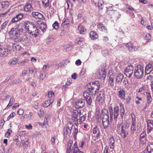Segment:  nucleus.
<instances>
[{
  "label": "nucleus",
  "instance_id": "nucleus-12",
  "mask_svg": "<svg viewBox=\"0 0 153 153\" xmlns=\"http://www.w3.org/2000/svg\"><path fill=\"white\" fill-rule=\"evenodd\" d=\"M99 94V95L96 97V100L97 101L102 102L105 100V95L103 92L102 91H100Z\"/></svg>",
  "mask_w": 153,
  "mask_h": 153
},
{
  "label": "nucleus",
  "instance_id": "nucleus-9",
  "mask_svg": "<svg viewBox=\"0 0 153 153\" xmlns=\"http://www.w3.org/2000/svg\"><path fill=\"white\" fill-rule=\"evenodd\" d=\"M142 153H153V143L148 144Z\"/></svg>",
  "mask_w": 153,
  "mask_h": 153
},
{
  "label": "nucleus",
  "instance_id": "nucleus-64",
  "mask_svg": "<svg viewBox=\"0 0 153 153\" xmlns=\"http://www.w3.org/2000/svg\"><path fill=\"white\" fill-rule=\"evenodd\" d=\"M26 62L25 60L24 61H21L19 62H18V64L20 65H23L25 64V63Z\"/></svg>",
  "mask_w": 153,
  "mask_h": 153
},
{
  "label": "nucleus",
  "instance_id": "nucleus-46",
  "mask_svg": "<svg viewBox=\"0 0 153 153\" xmlns=\"http://www.w3.org/2000/svg\"><path fill=\"white\" fill-rule=\"evenodd\" d=\"M78 113L76 111V110H73V113L72 115V117H77L78 116Z\"/></svg>",
  "mask_w": 153,
  "mask_h": 153
},
{
  "label": "nucleus",
  "instance_id": "nucleus-1",
  "mask_svg": "<svg viewBox=\"0 0 153 153\" xmlns=\"http://www.w3.org/2000/svg\"><path fill=\"white\" fill-rule=\"evenodd\" d=\"M25 28L29 33L31 35L36 37L38 35L36 33L39 34V30L37 28L33 22L28 21H25L24 22Z\"/></svg>",
  "mask_w": 153,
  "mask_h": 153
},
{
  "label": "nucleus",
  "instance_id": "nucleus-32",
  "mask_svg": "<svg viewBox=\"0 0 153 153\" xmlns=\"http://www.w3.org/2000/svg\"><path fill=\"white\" fill-rule=\"evenodd\" d=\"M109 120H102V124L104 128L105 129L108 127Z\"/></svg>",
  "mask_w": 153,
  "mask_h": 153
},
{
  "label": "nucleus",
  "instance_id": "nucleus-29",
  "mask_svg": "<svg viewBox=\"0 0 153 153\" xmlns=\"http://www.w3.org/2000/svg\"><path fill=\"white\" fill-rule=\"evenodd\" d=\"M129 127V125L128 124H124L121 126V131H128V129Z\"/></svg>",
  "mask_w": 153,
  "mask_h": 153
},
{
  "label": "nucleus",
  "instance_id": "nucleus-13",
  "mask_svg": "<svg viewBox=\"0 0 153 153\" xmlns=\"http://www.w3.org/2000/svg\"><path fill=\"white\" fill-rule=\"evenodd\" d=\"M126 46L129 52L134 51L137 49V48L134 47L131 43L129 42L126 44Z\"/></svg>",
  "mask_w": 153,
  "mask_h": 153
},
{
  "label": "nucleus",
  "instance_id": "nucleus-51",
  "mask_svg": "<svg viewBox=\"0 0 153 153\" xmlns=\"http://www.w3.org/2000/svg\"><path fill=\"white\" fill-rule=\"evenodd\" d=\"M72 119L73 122H74V125L76 126H77L78 124V119L77 117H72Z\"/></svg>",
  "mask_w": 153,
  "mask_h": 153
},
{
  "label": "nucleus",
  "instance_id": "nucleus-15",
  "mask_svg": "<svg viewBox=\"0 0 153 153\" xmlns=\"http://www.w3.org/2000/svg\"><path fill=\"white\" fill-rule=\"evenodd\" d=\"M8 50L6 48L1 47L0 49V56H4L8 54Z\"/></svg>",
  "mask_w": 153,
  "mask_h": 153
},
{
  "label": "nucleus",
  "instance_id": "nucleus-30",
  "mask_svg": "<svg viewBox=\"0 0 153 153\" xmlns=\"http://www.w3.org/2000/svg\"><path fill=\"white\" fill-rule=\"evenodd\" d=\"M128 131H121L120 133V134L123 138H125L127 135H128Z\"/></svg>",
  "mask_w": 153,
  "mask_h": 153
},
{
  "label": "nucleus",
  "instance_id": "nucleus-63",
  "mask_svg": "<svg viewBox=\"0 0 153 153\" xmlns=\"http://www.w3.org/2000/svg\"><path fill=\"white\" fill-rule=\"evenodd\" d=\"M83 40V38H80L79 39H78L76 40V43H77L79 44H80V43L82 42Z\"/></svg>",
  "mask_w": 153,
  "mask_h": 153
},
{
  "label": "nucleus",
  "instance_id": "nucleus-44",
  "mask_svg": "<svg viewBox=\"0 0 153 153\" xmlns=\"http://www.w3.org/2000/svg\"><path fill=\"white\" fill-rule=\"evenodd\" d=\"M78 132V130L76 128H75L73 133V137L75 139H76V136Z\"/></svg>",
  "mask_w": 153,
  "mask_h": 153
},
{
  "label": "nucleus",
  "instance_id": "nucleus-49",
  "mask_svg": "<svg viewBox=\"0 0 153 153\" xmlns=\"http://www.w3.org/2000/svg\"><path fill=\"white\" fill-rule=\"evenodd\" d=\"M48 120H46L44 119V123L42 124V127L43 128H46L47 127V126H48Z\"/></svg>",
  "mask_w": 153,
  "mask_h": 153
},
{
  "label": "nucleus",
  "instance_id": "nucleus-27",
  "mask_svg": "<svg viewBox=\"0 0 153 153\" xmlns=\"http://www.w3.org/2000/svg\"><path fill=\"white\" fill-rule=\"evenodd\" d=\"M145 72L147 74H149L152 70V65L151 64H149L146 67Z\"/></svg>",
  "mask_w": 153,
  "mask_h": 153
},
{
  "label": "nucleus",
  "instance_id": "nucleus-8",
  "mask_svg": "<svg viewBox=\"0 0 153 153\" xmlns=\"http://www.w3.org/2000/svg\"><path fill=\"white\" fill-rule=\"evenodd\" d=\"M93 85V89L94 91V95L96 94L99 91L100 87V82L98 81H96L92 82Z\"/></svg>",
  "mask_w": 153,
  "mask_h": 153
},
{
  "label": "nucleus",
  "instance_id": "nucleus-24",
  "mask_svg": "<svg viewBox=\"0 0 153 153\" xmlns=\"http://www.w3.org/2000/svg\"><path fill=\"white\" fill-rule=\"evenodd\" d=\"M124 77L123 75L121 73H119L117 75L116 79V81L118 83H121V81L123 80Z\"/></svg>",
  "mask_w": 153,
  "mask_h": 153
},
{
  "label": "nucleus",
  "instance_id": "nucleus-26",
  "mask_svg": "<svg viewBox=\"0 0 153 153\" xmlns=\"http://www.w3.org/2000/svg\"><path fill=\"white\" fill-rule=\"evenodd\" d=\"M78 30L79 32L81 34H84V32H85L86 31V29L84 28L83 26L81 25H79L78 26Z\"/></svg>",
  "mask_w": 153,
  "mask_h": 153
},
{
  "label": "nucleus",
  "instance_id": "nucleus-2",
  "mask_svg": "<svg viewBox=\"0 0 153 153\" xmlns=\"http://www.w3.org/2000/svg\"><path fill=\"white\" fill-rule=\"evenodd\" d=\"M110 120H112L114 117V120H116L119 115V108L118 106H115L114 110L112 108H109Z\"/></svg>",
  "mask_w": 153,
  "mask_h": 153
},
{
  "label": "nucleus",
  "instance_id": "nucleus-58",
  "mask_svg": "<svg viewBox=\"0 0 153 153\" xmlns=\"http://www.w3.org/2000/svg\"><path fill=\"white\" fill-rule=\"evenodd\" d=\"M39 12H33L32 15L33 16V17H34L35 18V19H37V16H38V15L39 14Z\"/></svg>",
  "mask_w": 153,
  "mask_h": 153
},
{
  "label": "nucleus",
  "instance_id": "nucleus-40",
  "mask_svg": "<svg viewBox=\"0 0 153 153\" xmlns=\"http://www.w3.org/2000/svg\"><path fill=\"white\" fill-rule=\"evenodd\" d=\"M52 102H51V101L50 100L46 101L44 104H43V106L44 107H47L50 105L52 103Z\"/></svg>",
  "mask_w": 153,
  "mask_h": 153
},
{
  "label": "nucleus",
  "instance_id": "nucleus-62",
  "mask_svg": "<svg viewBox=\"0 0 153 153\" xmlns=\"http://www.w3.org/2000/svg\"><path fill=\"white\" fill-rule=\"evenodd\" d=\"M73 153H83V152L79 150L78 149H76L73 150Z\"/></svg>",
  "mask_w": 153,
  "mask_h": 153
},
{
  "label": "nucleus",
  "instance_id": "nucleus-47",
  "mask_svg": "<svg viewBox=\"0 0 153 153\" xmlns=\"http://www.w3.org/2000/svg\"><path fill=\"white\" fill-rule=\"evenodd\" d=\"M108 75V76L109 77L110 76L111 77V76H114L115 75V73L114 71L111 70L109 71Z\"/></svg>",
  "mask_w": 153,
  "mask_h": 153
},
{
  "label": "nucleus",
  "instance_id": "nucleus-38",
  "mask_svg": "<svg viewBox=\"0 0 153 153\" xmlns=\"http://www.w3.org/2000/svg\"><path fill=\"white\" fill-rule=\"evenodd\" d=\"M103 1H99L98 3V8L100 9H102L103 7Z\"/></svg>",
  "mask_w": 153,
  "mask_h": 153
},
{
  "label": "nucleus",
  "instance_id": "nucleus-23",
  "mask_svg": "<svg viewBox=\"0 0 153 153\" xmlns=\"http://www.w3.org/2000/svg\"><path fill=\"white\" fill-rule=\"evenodd\" d=\"M32 9V7L31 4L27 3L25 6V10L26 11H30Z\"/></svg>",
  "mask_w": 153,
  "mask_h": 153
},
{
  "label": "nucleus",
  "instance_id": "nucleus-59",
  "mask_svg": "<svg viewBox=\"0 0 153 153\" xmlns=\"http://www.w3.org/2000/svg\"><path fill=\"white\" fill-rule=\"evenodd\" d=\"M44 16L42 14L39 13V14L38 15V16H37V19H44Z\"/></svg>",
  "mask_w": 153,
  "mask_h": 153
},
{
  "label": "nucleus",
  "instance_id": "nucleus-54",
  "mask_svg": "<svg viewBox=\"0 0 153 153\" xmlns=\"http://www.w3.org/2000/svg\"><path fill=\"white\" fill-rule=\"evenodd\" d=\"M19 39H20L19 40H19L20 41H21L22 42H25L27 41V38L26 36H23L22 38H19Z\"/></svg>",
  "mask_w": 153,
  "mask_h": 153
},
{
  "label": "nucleus",
  "instance_id": "nucleus-17",
  "mask_svg": "<svg viewBox=\"0 0 153 153\" xmlns=\"http://www.w3.org/2000/svg\"><path fill=\"white\" fill-rule=\"evenodd\" d=\"M146 132L144 131L142 132L140 135V141L143 142V144L146 142Z\"/></svg>",
  "mask_w": 153,
  "mask_h": 153
},
{
  "label": "nucleus",
  "instance_id": "nucleus-48",
  "mask_svg": "<svg viewBox=\"0 0 153 153\" xmlns=\"http://www.w3.org/2000/svg\"><path fill=\"white\" fill-rule=\"evenodd\" d=\"M114 78H113L110 76L109 77V80L110 84L111 86H113L114 85Z\"/></svg>",
  "mask_w": 153,
  "mask_h": 153
},
{
  "label": "nucleus",
  "instance_id": "nucleus-52",
  "mask_svg": "<svg viewBox=\"0 0 153 153\" xmlns=\"http://www.w3.org/2000/svg\"><path fill=\"white\" fill-rule=\"evenodd\" d=\"M123 83L124 84V86L126 88L127 87L128 85V80L126 79H125L123 80Z\"/></svg>",
  "mask_w": 153,
  "mask_h": 153
},
{
  "label": "nucleus",
  "instance_id": "nucleus-14",
  "mask_svg": "<svg viewBox=\"0 0 153 153\" xmlns=\"http://www.w3.org/2000/svg\"><path fill=\"white\" fill-rule=\"evenodd\" d=\"M147 131L148 133H149L150 132L153 128V121L151 120H148L147 122Z\"/></svg>",
  "mask_w": 153,
  "mask_h": 153
},
{
  "label": "nucleus",
  "instance_id": "nucleus-55",
  "mask_svg": "<svg viewBox=\"0 0 153 153\" xmlns=\"http://www.w3.org/2000/svg\"><path fill=\"white\" fill-rule=\"evenodd\" d=\"M53 27L56 29H57L58 28V23L56 21L53 25Z\"/></svg>",
  "mask_w": 153,
  "mask_h": 153
},
{
  "label": "nucleus",
  "instance_id": "nucleus-25",
  "mask_svg": "<svg viewBox=\"0 0 153 153\" xmlns=\"http://www.w3.org/2000/svg\"><path fill=\"white\" fill-rule=\"evenodd\" d=\"M47 25L44 22H41L40 25V29L43 33L46 31L47 28Z\"/></svg>",
  "mask_w": 153,
  "mask_h": 153
},
{
  "label": "nucleus",
  "instance_id": "nucleus-43",
  "mask_svg": "<svg viewBox=\"0 0 153 153\" xmlns=\"http://www.w3.org/2000/svg\"><path fill=\"white\" fill-rule=\"evenodd\" d=\"M131 116L132 118V124H136V120L134 114L133 113H132L131 114Z\"/></svg>",
  "mask_w": 153,
  "mask_h": 153
},
{
  "label": "nucleus",
  "instance_id": "nucleus-37",
  "mask_svg": "<svg viewBox=\"0 0 153 153\" xmlns=\"http://www.w3.org/2000/svg\"><path fill=\"white\" fill-rule=\"evenodd\" d=\"M19 59L18 58H15L12 59L10 60V64L12 65H15Z\"/></svg>",
  "mask_w": 153,
  "mask_h": 153
},
{
  "label": "nucleus",
  "instance_id": "nucleus-19",
  "mask_svg": "<svg viewBox=\"0 0 153 153\" xmlns=\"http://www.w3.org/2000/svg\"><path fill=\"white\" fill-rule=\"evenodd\" d=\"M119 97L121 99L125 100V92L123 89H121L118 92Z\"/></svg>",
  "mask_w": 153,
  "mask_h": 153
},
{
  "label": "nucleus",
  "instance_id": "nucleus-31",
  "mask_svg": "<svg viewBox=\"0 0 153 153\" xmlns=\"http://www.w3.org/2000/svg\"><path fill=\"white\" fill-rule=\"evenodd\" d=\"M142 130V126L141 124L140 123H138L137 124L136 127V132L137 133H139Z\"/></svg>",
  "mask_w": 153,
  "mask_h": 153
},
{
  "label": "nucleus",
  "instance_id": "nucleus-3",
  "mask_svg": "<svg viewBox=\"0 0 153 153\" xmlns=\"http://www.w3.org/2000/svg\"><path fill=\"white\" fill-rule=\"evenodd\" d=\"M144 73V68L140 65H137L135 68L134 74L137 79L142 78Z\"/></svg>",
  "mask_w": 153,
  "mask_h": 153
},
{
  "label": "nucleus",
  "instance_id": "nucleus-6",
  "mask_svg": "<svg viewBox=\"0 0 153 153\" xmlns=\"http://www.w3.org/2000/svg\"><path fill=\"white\" fill-rule=\"evenodd\" d=\"M73 124L71 123H68L64 128V133L65 135L69 136L71 134Z\"/></svg>",
  "mask_w": 153,
  "mask_h": 153
},
{
  "label": "nucleus",
  "instance_id": "nucleus-21",
  "mask_svg": "<svg viewBox=\"0 0 153 153\" xmlns=\"http://www.w3.org/2000/svg\"><path fill=\"white\" fill-rule=\"evenodd\" d=\"M125 113V110L123 105L121 103L120 105V115L122 118L123 117Z\"/></svg>",
  "mask_w": 153,
  "mask_h": 153
},
{
  "label": "nucleus",
  "instance_id": "nucleus-4",
  "mask_svg": "<svg viewBox=\"0 0 153 153\" xmlns=\"http://www.w3.org/2000/svg\"><path fill=\"white\" fill-rule=\"evenodd\" d=\"M10 37L11 38L14 39L15 42H18L19 39L18 37L19 36V33L17 32V29L15 28L11 29V30L8 32Z\"/></svg>",
  "mask_w": 153,
  "mask_h": 153
},
{
  "label": "nucleus",
  "instance_id": "nucleus-56",
  "mask_svg": "<svg viewBox=\"0 0 153 153\" xmlns=\"http://www.w3.org/2000/svg\"><path fill=\"white\" fill-rule=\"evenodd\" d=\"M8 22L7 21H6L4 22L1 25V29H3L5 28Z\"/></svg>",
  "mask_w": 153,
  "mask_h": 153
},
{
  "label": "nucleus",
  "instance_id": "nucleus-7",
  "mask_svg": "<svg viewBox=\"0 0 153 153\" xmlns=\"http://www.w3.org/2000/svg\"><path fill=\"white\" fill-rule=\"evenodd\" d=\"M83 96L87 104L88 105H90L92 102V99L91 96V94L87 91H85L84 93Z\"/></svg>",
  "mask_w": 153,
  "mask_h": 153
},
{
  "label": "nucleus",
  "instance_id": "nucleus-16",
  "mask_svg": "<svg viewBox=\"0 0 153 153\" xmlns=\"http://www.w3.org/2000/svg\"><path fill=\"white\" fill-rule=\"evenodd\" d=\"M85 88L87 89V91H88L92 93L93 94H94V91L93 89V85H92V83L91 82L88 83L85 86Z\"/></svg>",
  "mask_w": 153,
  "mask_h": 153
},
{
  "label": "nucleus",
  "instance_id": "nucleus-34",
  "mask_svg": "<svg viewBox=\"0 0 153 153\" xmlns=\"http://www.w3.org/2000/svg\"><path fill=\"white\" fill-rule=\"evenodd\" d=\"M147 87L143 86L139 89L138 92L140 93L141 92H145L146 93L147 92Z\"/></svg>",
  "mask_w": 153,
  "mask_h": 153
},
{
  "label": "nucleus",
  "instance_id": "nucleus-36",
  "mask_svg": "<svg viewBox=\"0 0 153 153\" xmlns=\"http://www.w3.org/2000/svg\"><path fill=\"white\" fill-rule=\"evenodd\" d=\"M136 131V124H132V125L131 126V134H134Z\"/></svg>",
  "mask_w": 153,
  "mask_h": 153
},
{
  "label": "nucleus",
  "instance_id": "nucleus-5",
  "mask_svg": "<svg viewBox=\"0 0 153 153\" xmlns=\"http://www.w3.org/2000/svg\"><path fill=\"white\" fill-rule=\"evenodd\" d=\"M134 67L132 65H128L125 69L124 74L126 75L128 77H130L133 72Z\"/></svg>",
  "mask_w": 153,
  "mask_h": 153
},
{
  "label": "nucleus",
  "instance_id": "nucleus-10",
  "mask_svg": "<svg viewBox=\"0 0 153 153\" xmlns=\"http://www.w3.org/2000/svg\"><path fill=\"white\" fill-rule=\"evenodd\" d=\"M23 14L21 13L17 14L15 17L12 19L11 22L13 23H16L20 21L23 18Z\"/></svg>",
  "mask_w": 153,
  "mask_h": 153
},
{
  "label": "nucleus",
  "instance_id": "nucleus-50",
  "mask_svg": "<svg viewBox=\"0 0 153 153\" xmlns=\"http://www.w3.org/2000/svg\"><path fill=\"white\" fill-rule=\"evenodd\" d=\"M42 2L46 7H48L49 5V0H42Z\"/></svg>",
  "mask_w": 153,
  "mask_h": 153
},
{
  "label": "nucleus",
  "instance_id": "nucleus-33",
  "mask_svg": "<svg viewBox=\"0 0 153 153\" xmlns=\"http://www.w3.org/2000/svg\"><path fill=\"white\" fill-rule=\"evenodd\" d=\"M9 2L8 1L3 2L2 3H0V6L1 8H4L7 7L9 6Z\"/></svg>",
  "mask_w": 153,
  "mask_h": 153
},
{
  "label": "nucleus",
  "instance_id": "nucleus-39",
  "mask_svg": "<svg viewBox=\"0 0 153 153\" xmlns=\"http://www.w3.org/2000/svg\"><path fill=\"white\" fill-rule=\"evenodd\" d=\"M69 22L68 19L67 18H66L65 21L62 23V26L63 27H64L66 25L69 24Z\"/></svg>",
  "mask_w": 153,
  "mask_h": 153
},
{
  "label": "nucleus",
  "instance_id": "nucleus-53",
  "mask_svg": "<svg viewBox=\"0 0 153 153\" xmlns=\"http://www.w3.org/2000/svg\"><path fill=\"white\" fill-rule=\"evenodd\" d=\"M102 120H109V117L108 115L101 116Z\"/></svg>",
  "mask_w": 153,
  "mask_h": 153
},
{
  "label": "nucleus",
  "instance_id": "nucleus-60",
  "mask_svg": "<svg viewBox=\"0 0 153 153\" xmlns=\"http://www.w3.org/2000/svg\"><path fill=\"white\" fill-rule=\"evenodd\" d=\"M48 97L49 98L52 97L54 95V93L52 91H50L48 94Z\"/></svg>",
  "mask_w": 153,
  "mask_h": 153
},
{
  "label": "nucleus",
  "instance_id": "nucleus-22",
  "mask_svg": "<svg viewBox=\"0 0 153 153\" xmlns=\"http://www.w3.org/2000/svg\"><path fill=\"white\" fill-rule=\"evenodd\" d=\"M109 143L111 149H113L114 147V140L113 137H111L109 138Z\"/></svg>",
  "mask_w": 153,
  "mask_h": 153
},
{
  "label": "nucleus",
  "instance_id": "nucleus-35",
  "mask_svg": "<svg viewBox=\"0 0 153 153\" xmlns=\"http://www.w3.org/2000/svg\"><path fill=\"white\" fill-rule=\"evenodd\" d=\"M106 73L105 71H101L100 73V76L101 79H102L103 80H104L106 76Z\"/></svg>",
  "mask_w": 153,
  "mask_h": 153
},
{
  "label": "nucleus",
  "instance_id": "nucleus-57",
  "mask_svg": "<svg viewBox=\"0 0 153 153\" xmlns=\"http://www.w3.org/2000/svg\"><path fill=\"white\" fill-rule=\"evenodd\" d=\"M16 115V114L14 112L12 113L9 116L7 117V120H9L10 118L13 117Z\"/></svg>",
  "mask_w": 153,
  "mask_h": 153
},
{
  "label": "nucleus",
  "instance_id": "nucleus-28",
  "mask_svg": "<svg viewBox=\"0 0 153 153\" xmlns=\"http://www.w3.org/2000/svg\"><path fill=\"white\" fill-rule=\"evenodd\" d=\"M146 95L147 99V102L148 103V105L152 102V99L150 93L149 92H146Z\"/></svg>",
  "mask_w": 153,
  "mask_h": 153
},
{
  "label": "nucleus",
  "instance_id": "nucleus-42",
  "mask_svg": "<svg viewBox=\"0 0 153 153\" xmlns=\"http://www.w3.org/2000/svg\"><path fill=\"white\" fill-rule=\"evenodd\" d=\"M15 101V99H14V98L13 97H12L10 99V100L9 101V102L8 104V105H7V107H10V106H11L12 104L13 103V102H14Z\"/></svg>",
  "mask_w": 153,
  "mask_h": 153
},
{
  "label": "nucleus",
  "instance_id": "nucleus-11",
  "mask_svg": "<svg viewBox=\"0 0 153 153\" xmlns=\"http://www.w3.org/2000/svg\"><path fill=\"white\" fill-rule=\"evenodd\" d=\"M85 104L84 100L81 99L76 101L75 103V107L77 108H82L84 106Z\"/></svg>",
  "mask_w": 153,
  "mask_h": 153
},
{
  "label": "nucleus",
  "instance_id": "nucleus-20",
  "mask_svg": "<svg viewBox=\"0 0 153 153\" xmlns=\"http://www.w3.org/2000/svg\"><path fill=\"white\" fill-rule=\"evenodd\" d=\"M89 34L90 38L93 40L97 39L98 37V35L95 31H91Z\"/></svg>",
  "mask_w": 153,
  "mask_h": 153
},
{
  "label": "nucleus",
  "instance_id": "nucleus-18",
  "mask_svg": "<svg viewBox=\"0 0 153 153\" xmlns=\"http://www.w3.org/2000/svg\"><path fill=\"white\" fill-rule=\"evenodd\" d=\"M97 27L100 30L105 33L107 32L106 27L102 24L100 23H98L97 25Z\"/></svg>",
  "mask_w": 153,
  "mask_h": 153
},
{
  "label": "nucleus",
  "instance_id": "nucleus-45",
  "mask_svg": "<svg viewBox=\"0 0 153 153\" xmlns=\"http://www.w3.org/2000/svg\"><path fill=\"white\" fill-rule=\"evenodd\" d=\"M86 115H83L82 116L80 117L79 119V122L80 123H81L83 121H84L86 118Z\"/></svg>",
  "mask_w": 153,
  "mask_h": 153
},
{
  "label": "nucleus",
  "instance_id": "nucleus-41",
  "mask_svg": "<svg viewBox=\"0 0 153 153\" xmlns=\"http://www.w3.org/2000/svg\"><path fill=\"white\" fill-rule=\"evenodd\" d=\"M108 115V110L105 108L103 109L102 111L101 116Z\"/></svg>",
  "mask_w": 153,
  "mask_h": 153
},
{
  "label": "nucleus",
  "instance_id": "nucleus-61",
  "mask_svg": "<svg viewBox=\"0 0 153 153\" xmlns=\"http://www.w3.org/2000/svg\"><path fill=\"white\" fill-rule=\"evenodd\" d=\"M46 75L45 73H42L40 76L39 79H40L43 80L45 77Z\"/></svg>",
  "mask_w": 153,
  "mask_h": 153
}]
</instances>
